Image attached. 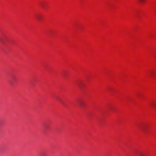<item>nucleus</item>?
I'll return each instance as SVG.
<instances>
[{
  "label": "nucleus",
  "mask_w": 156,
  "mask_h": 156,
  "mask_svg": "<svg viewBox=\"0 0 156 156\" xmlns=\"http://www.w3.org/2000/svg\"><path fill=\"white\" fill-rule=\"evenodd\" d=\"M139 156H145V154L142 152L140 153L139 154Z\"/></svg>",
  "instance_id": "obj_1"
},
{
  "label": "nucleus",
  "mask_w": 156,
  "mask_h": 156,
  "mask_svg": "<svg viewBox=\"0 0 156 156\" xmlns=\"http://www.w3.org/2000/svg\"><path fill=\"white\" fill-rule=\"evenodd\" d=\"M145 0H138L141 3L144 2Z\"/></svg>",
  "instance_id": "obj_2"
},
{
  "label": "nucleus",
  "mask_w": 156,
  "mask_h": 156,
  "mask_svg": "<svg viewBox=\"0 0 156 156\" xmlns=\"http://www.w3.org/2000/svg\"><path fill=\"white\" fill-rule=\"evenodd\" d=\"M37 18L38 20H40L41 19V17L40 16H37Z\"/></svg>",
  "instance_id": "obj_3"
},
{
  "label": "nucleus",
  "mask_w": 156,
  "mask_h": 156,
  "mask_svg": "<svg viewBox=\"0 0 156 156\" xmlns=\"http://www.w3.org/2000/svg\"><path fill=\"white\" fill-rule=\"evenodd\" d=\"M152 106L153 107L155 108L156 107V105L155 104H153L152 105Z\"/></svg>",
  "instance_id": "obj_4"
},
{
  "label": "nucleus",
  "mask_w": 156,
  "mask_h": 156,
  "mask_svg": "<svg viewBox=\"0 0 156 156\" xmlns=\"http://www.w3.org/2000/svg\"><path fill=\"white\" fill-rule=\"evenodd\" d=\"M80 104L81 103H82V102H80Z\"/></svg>",
  "instance_id": "obj_5"
}]
</instances>
